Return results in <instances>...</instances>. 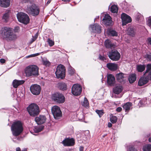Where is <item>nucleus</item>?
<instances>
[{"label": "nucleus", "instance_id": "obj_1", "mask_svg": "<svg viewBox=\"0 0 151 151\" xmlns=\"http://www.w3.org/2000/svg\"><path fill=\"white\" fill-rule=\"evenodd\" d=\"M23 3L28 4L26 11L28 14L34 16L39 14L40 8L37 5L34 4L33 0H23Z\"/></svg>", "mask_w": 151, "mask_h": 151}, {"label": "nucleus", "instance_id": "obj_2", "mask_svg": "<svg viewBox=\"0 0 151 151\" xmlns=\"http://www.w3.org/2000/svg\"><path fill=\"white\" fill-rule=\"evenodd\" d=\"M1 34L3 38L7 40H12L17 38V36L13 32L12 29L4 27L1 30Z\"/></svg>", "mask_w": 151, "mask_h": 151}, {"label": "nucleus", "instance_id": "obj_3", "mask_svg": "<svg viewBox=\"0 0 151 151\" xmlns=\"http://www.w3.org/2000/svg\"><path fill=\"white\" fill-rule=\"evenodd\" d=\"M24 72L27 77L36 76L39 74V68L36 65H29L25 68Z\"/></svg>", "mask_w": 151, "mask_h": 151}, {"label": "nucleus", "instance_id": "obj_4", "mask_svg": "<svg viewBox=\"0 0 151 151\" xmlns=\"http://www.w3.org/2000/svg\"><path fill=\"white\" fill-rule=\"evenodd\" d=\"M23 129L22 124L19 121L14 122L11 127L13 135L14 136L19 135L23 131Z\"/></svg>", "mask_w": 151, "mask_h": 151}, {"label": "nucleus", "instance_id": "obj_5", "mask_svg": "<svg viewBox=\"0 0 151 151\" xmlns=\"http://www.w3.org/2000/svg\"><path fill=\"white\" fill-rule=\"evenodd\" d=\"M27 109L30 115L32 116L38 115L40 112L38 106L35 103L31 104L27 107Z\"/></svg>", "mask_w": 151, "mask_h": 151}, {"label": "nucleus", "instance_id": "obj_6", "mask_svg": "<svg viewBox=\"0 0 151 151\" xmlns=\"http://www.w3.org/2000/svg\"><path fill=\"white\" fill-rule=\"evenodd\" d=\"M51 99L52 101L59 104L63 103L65 101V98L62 93L56 92L52 94Z\"/></svg>", "mask_w": 151, "mask_h": 151}, {"label": "nucleus", "instance_id": "obj_7", "mask_svg": "<svg viewBox=\"0 0 151 151\" xmlns=\"http://www.w3.org/2000/svg\"><path fill=\"white\" fill-rule=\"evenodd\" d=\"M18 21L20 22L27 24L29 22V19L28 15L23 12L18 13L17 14Z\"/></svg>", "mask_w": 151, "mask_h": 151}, {"label": "nucleus", "instance_id": "obj_8", "mask_svg": "<svg viewBox=\"0 0 151 151\" xmlns=\"http://www.w3.org/2000/svg\"><path fill=\"white\" fill-rule=\"evenodd\" d=\"M65 70L63 65H58L56 68L55 73L58 78L63 79L65 77Z\"/></svg>", "mask_w": 151, "mask_h": 151}, {"label": "nucleus", "instance_id": "obj_9", "mask_svg": "<svg viewBox=\"0 0 151 151\" xmlns=\"http://www.w3.org/2000/svg\"><path fill=\"white\" fill-rule=\"evenodd\" d=\"M107 55L111 60L114 61L119 60L120 57V53L116 50H112L109 51Z\"/></svg>", "mask_w": 151, "mask_h": 151}, {"label": "nucleus", "instance_id": "obj_10", "mask_svg": "<svg viewBox=\"0 0 151 151\" xmlns=\"http://www.w3.org/2000/svg\"><path fill=\"white\" fill-rule=\"evenodd\" d=\"M52 113L54 118L56 119H58L62 116V112L60 108L57 106H53L51 108Z\"/></svg>", "mask_w": 151, "mask_h": 151}, {"label": "nucleus", "instance_id": "obj_11", "mask_svg": "<svg viewBox=\"0 0 151 151\" xmlns=\"http://www.w3.org/2000/svg\"><path fill=\"white\" fill-rule=\"evenodd\" d=\"M82 91V87L78 84H74L72 88V93L75 96L80 94Z\"/></svg>", "mask_w": 151, "mask_h": 151}, {"label": "nucleus", "instance_id": "obj_12", "mask_svg": "<svg viewBox=\"0 0 151 151\" xmlns=\"http://www.w3.org/2000/svg\"><path fill=\"white\" fill-rule=\"evenodd\" d=\"M41 89L40 86L37 84L33 85L30 87V90L31 93L33 94L36 95L40 94Z\"/></svg>", "mask_w": 151, "mask_h": 151}, {"label": "nucleus", "instance_id": "obj_13", "mask_svg": "<svg viewBox=\"0 0 151 151\" xmlns=\"http://www.w3.org/2000/svg\"><path fill=\"white\" fill-rule=\"evenodd\" d=\"M121 19L123 26L126 25L127 23L132 21L131 17L126 14L123 13L121 15Z\"/></svg>", "mask_w": 151, "mask_h": 151}, {"label": "nucleus", "instance_id": "obj_14", "mask_svg": "<svg viewBox=\"0 0 151 151\" xmlns=\"http://www.w3.org/2000/svg\"><path fill=\"white\" fill-rule=\"evenodd\" d=\"M148 80L151 81V64L147 65L146 70L143 75Z\"/></svg>", "mask_w": 151, "mask_h": 151}, {"label": "nucleus", "instance_id": "obj_15", "mask_svg": "<svg viewBox=\"0 0 151 151\" xmlns=\"http://www.w3.org/2000/svg\"><path fill=\"white\" fill-rule=\"evenodd\" d=\"M64 146H73L75 144V141L73 138H67L65 139L62 142Z\"/></svg>", "mask_w": 151, "mask_h": 151}, {"label": "nucleus", "instance_id": "obj_16", "mask_svg": "<svg viewBox=\"0 0 151 151\" xmlns=\"http://www.w3.org/2000/svg\"><path fill=\"white\" fill-rule=\"evenodd\" d=\"M103 21L105 25L110 26L112 24L111 18L108 14L105 15L104 18L103 19Z\"/></svg>", "mask_w": 151, "mask_h": 151}, {"label": "nucleus", "instance_id": "obj_17", "mask_svg": "<svg viewBox=\"0 0 151 151\" xmlns=\"http://www.w3.org/2000/svg\"><path fill=\"white\" fill-rule=\"evenodd\" d=\"M46 120L45 116L40 115L35 118V120L38 124H42L44 123Z\"/></svg>", "mask_w": 151, "mask_h": 151}, {"label": "nucleus", "instance_id": "obj_18", "mask_svg": "<svg viewBox=\"0 0 151 151\" xmlns=\"http://www.w3.org/2000/svg\"><path fill=\"white\" fill-rule=\"evenodd\" d=\"M90 27L93 32L97 33H100L101 32L100 26L99 25L95 24L93 25H90Z\"/></svg>", "mask_w": 151, "mask_h": 151}, {"label": "nucleus", "instance_id": "obj_19", "mask_svg": "<svg viewBox=\"0 0 151 151\" xmlns=\"http://www.w3.org/2000/svg\"><path fill=\"white\" fill-rule=\"evenodd\" d=\"M106 66L109 69L112 71H115L118 68V65L115 63H108L106 64Z\"/></svg>", "mask_w": 151, "mask_h": 151}, {"label": "nucleus", "instance_id": "obj_20", "mask_svg": "<svg viewBox=\"0 0 151 151\" xmlns=\"http://www.w3.org/2000/svg\"><path fill=\"white\" fill-rule=\"evenodd\" d=\"M107 83L110 85H113L115 82V78L112 74H110L107 76Z\"/></svg>", "mask_w": 151, "mask_h": 151}, {"label": "nucleus", "instance_id": "obj_21", "mask_svg": "<svg viewBox=\"0 0 151 151\" xmlns=\"http://www.w3.org/2000/svg\"><path fill=\"white\" fill-rule=\"evenodd\" d=\"M10 0H0V6L2 7L7 8L10 5Z\"/></svg>", "mask_w": 151, "mask_h": 151}, {"label": "nucleus", "instance_id": "obj_22", "mask_svg": "<svg viewBox=\"0 0 151 151\" xmlns=\"http://www.w3.org/2000/svg\"><path fill=\"white\" fill-rule=\"evenodd\" d=\"M122 90V87L120 85H118L113 88V91L114 93L118 94L121 92Z\"/></svg>", "mask_w": 151, "mask_h": 151}, {"label": "nucleus", "instance_id": "obj_23", "mask_svg": "<svg viewBox=\"0 0 151 151\" xmlns=\"http://www.w3.org/2000/svg\"><path fill=\"white\" fill-rule=\"evenodd\" d=\"M148 81L149 80L144 76L140 78L138 81V84L139 86H142L147 83Z\"/></svg>", "mask_w": 151, "mask_h": 151}, {"label": "nucleus", "instance_id": "obj_24", "mask_svg": "<svg viewBox=\"0 0 151 151\" xmlns=\"http://www.w3.org/2000/svg\"><path fill=\"white\" fill-rule=\"evenodd\" d=\"M24 82V81L23 80H14L13 82V86L15 88H17L19 86L23 84Z\"/></svg>", "mask_w": 151, "mask_h": 151}, {"label": "nucleus", "instance_id": "obj_25", "mask_svg": "<svg viewBox=\"0 0 151 151\" xmlns=\"http://www.w3.org/2000/svg\"><path fill=\"white\" fill-rule=\"evenodd\" d=\"M105 45L107 48L112 49L115 47V45L112 43L109 40H107L105 41Z\"/></svg>", "mask_w": 151, "mask_h": 151}, {"label": "nucleus", "instance_id": "obj_26", "mask_svg": "<svg viewBox=\"0 0 151 151\" xmlns=\"http://www.w3.org/2000/svg\"><path fill=\"white\" fill-rule=\"evenodd\" d=\"M124 75V74L122 73L116 74V77L117 80L120 82H123L125 78Z\"/></svg>", "mask_w": 151, "mask_h": 151}, {"label": "nucleus", "instance_id": "obj_27", "mask_svg": "<svg viewBox=\"0 0 151 151\" xmlns=\"http://www.w3.org/2000/svg\"><path fill=\"white\" fill-rule=\"evenodd\" d=\"M58 87L60 90L65 91L67 89V86L66 84L64 82H60L58 84Z\"/></svg>", "mask_w": 151, "mask_h": 151}, {"label": "nucleus", "instance_id": "obj_28", "mask_svg": "<svg viewBox=\"0 0 151 151\" xmlns=\"http://www.w3.org/2000/svg\"><path fill=\"white\" fill-rule=\"evenodd\" d=\"M107 33L109 35L112 36H117L118 33L116 31L112 29H108L107 31Z\"/></svg>", "mask_w": 151, "mask_h": 151}, {"label": "nucleus", "instance_id": "obj_29", "mask_svg": "<svg viewBox=\"0 0 151 151\" xmlns=\"http://www.w3.org/2000/svg\"><path fill=\"white\" fill-rule=\"evenodd\" d=\"M127 33L128 35L132 36H133L135 35V32L133 27H130L127 30Z\"/></svg>", "mask_w": 151, "mask_h": 151}, {"label": "nucleus", "instance_id": "obj_30", "mask_svg": "<svg viewBox=\"0 0 151 151\" xmlns=\"http://www.w3.org/2000/svg\"><path fill=\"white\" fill-rule=\"evenodd\" d=\"M132 105V104L131 103L128 102L125 104L123 106V107L126 112H128L129 111Z\"/></svg>", "mask_w": 151, "mask_h": 151}, {"label": "nucleus", "instance_id": "obj_31", "mask_svg": "<svg viewBox=\"0 0 151 151\" xmlns=\"http://www.w3.org/2000/svg\"><path fill=\"white\" fill-rule=\"evenodd\" d=\"M9 15V11H7L2 17V20L5 22H7L8 20Z\"/></svg>", "mask_w": 151, "mask_h": 151}, {"label": "nucleus", "instance_id": "obj_32", "mask_svg": "<svg viewBox=\"0 0 151 151\" xmlns=\"http://www.w3.org/2000/svg\"><path fill=\"white\" fill-rule=\"evenodd\" d=\"M136 75L134 74H132L129 76V81L130 83H132L136 80Z\"/></svg>", "mask_w": 151, "mask_h": 151}, {"label": "nucleus", "instance_id": "obj_33", "mask_svg": "<svg viewBox=\"0 0 151 151\" xmlns=\"http://www.w3.org/2000/svg\"><path fill=\"white\" fill-rule=\"evenodd\" d=\"M43 126L35 127L33 129V130L35 133H37L41 132L44 128Z\"/></svg>", "mask_w": 151, "mask_h": 151}, {"label": "nucleus", "instance_id": "obj_34", "mask_svg": "<svg viewBox=\"0 0 151 151\" xmlns=\"http://www.w3.org/2000/svg\"><path fill=\"white\" fill-rule=\"evenodd\" d=\"M136 68L137 70L139 72H142L145 69V65H139L137 66Z\"/></svg>", "mask_w": 151, "mask_h": 151}, {"label": "nucleus", "instance_id": "obj_35", "mask_svg": "<svg viewBox=\"0 0 151 151\" xmlns=\"http://www.w3.org/2000/svg\"><path fill=\"white\" fill-rule=\"evenodd\" d=\"M144 151H151V145H147L143 147Z\"/></svg>", "mask_w": 151, "mask_h": 151}, {"label": "nucleus", "instance_id": "obj_36", "mask_svg": "<svg viewBox=\"0 0 151 151\" xmlns=\"http://www.w3.org/2000/svg\"><path fill=\"white\" fill-rule=\"evenodd\" d=\"M118 8L116 5L112 6L111 8V11L113 13H115L117 12Z\"/></svg>", "mask_w": 151, "mask_h": 151}, {"label": "nucleus", "instance_id": "obj_37", "mask_svg": "<svg viewBox=\"0 0 151 151\" xmlns=\"http://www.w3.org/2000/svg\"><path fill=\"white\" fill-rule=\"evenodd\" d=\"M110 121L112 123H115L117 120V118L115 116H112L110 118Z\"/></svg>", "mask_w": 151, "mask_h": 151}, {"label": "nucleus", "instance_id": "obj_38", "mask_svg": "<svg viewBox=\"0 0 151 151\" xmlns=\"http://www.w3.org/2000/svg\"><path fill=\"white\" fill-rule=\"evenodd\" d=\"M82 105L85 107H87L88 106V102L86 98H84V101L82 103Z\"/></svg>", "mask_w": 151, "mask_h": 151}, {"label": "nucleus", "instance_id": "obj_39", "mask_svg": "<svg viewBox=\"0 0 151 151\" xmlns=\"http://www.w3.org/2000/svg\"><path fill=\"white\" fill-rule=\"evenodd\" d=\"M96 113L98 114L100 117H101L104 114V112L103 110H96Z\"/></svg>", "mask_w": 151, "mask_h": 151}, {"label": "nucleus", "instance_id": "obj_40", "mask_svg": "<svg viewBox=\"0 0 151 151\" xmlns=\"http://www.w3.org/2000/svg\"><path fill=\"white\" fill-rule=\"evenodd\" d=\"M47 42L50 46H52L54 45V42L53 41L49 38L48 39Z\"/></svg>", "mask_w": 151, "mask_h": 151}, {"label": "nucleus", "instance_id": "obj_41", "mask_svg": "<svg viewBox=\"0 0 151 151\" xmlns=\"http://www.w3.org/2000/svg\"><path fill=\"white\" fill-rule=\"evenodd\" d=\"M147 24L150 27H151V17L148 18L147 21Z\"/></svg>", "mask_w": 151, "mask_h": 151}, {"label": "nucleus", "instance_id": "obj_42", "mask_svg": "<svg viewBox=\"0 0 151 151\" xmlns=\"http://www.w3.org/2000/svg\"><path fill=\"white\" fill-rule=\"evenodd\" d=\"M146 58L149 61H151V52L145 55Z\"/></svg>", "mask_w": 151, "mask_h": 151}, {"label": "nucleus", "instance_id": "obj_43", "mask_svg": "<svg viewBox=\"0 0 151 151\" xmlns=\"http://www.w3.org/2000/svg\"><path fill=\"white\" fill-rule=\"evenodd\" d=\"M43 64L49 66L50 64V62L47 60H44L43 61Z\"/></svg>", "mask_w": 151, "mask_h": 151}, {"label": "nucleus", "instance_id": "obj_44", "mask_svg": "<svg viewBox=\"0 0 151 151\" xmlns=\"http://www.w3.org/2000/svg\"><path fill=\"white\" fill-rule=\"evenodd\" d=\"M128 150L129 151H137L132 146H130L129 147Z\"/></svg>", "mask_w": 151, "mask_h": 151}, {"label": "nucleus", "instance_id": "obj_45", "mask_svg": "<svg viewBox=\"0 0 151 151\" xmlns=\"http://www.w3.org/2000/svg\"><path fill=\"white\" fill-rule=\"evenodd\" d=\"M40 54V53H36V54H32V55H29V56H27V58H29V57H35V56H36Z\"/></svg>", "mask_w": 151, "mask_h": 151}, {"label": "nucleus", "instance_id": "obj_46", "mask_svg": "<svg viewBox=\"0 0 151 151\" xmlns=\"http://www.w3.org/2000/svg\"><path fill=\"white\" fill-rule=\"evenodd\" d=\"M68 71L69 73L71 75H72L74 73V70L73 69L69 68Z\"/></svg>", "mask_w": 151, "mask_h": 151}, {"label": "nucleus", "instance_id": "obj_47", "mask_svg": "<svg viewBox=\"0 0 151 151\" xmlns=\"http://www.w3.org/2000/svg\"><path fill=\"white\" fill-rule=\"evenodd\" d=\"M37 36H36L35 35L34 37H33L32 38V40H31V42L32 43L34 41L37 39Z\"/></svg>", "mask_w": 151, "mask_h": 151}, {"label": "nucleus", "instance_id": "obj_48", "mask_svg": "<svg viewBox=\"0 0 151 151\" xmlns=\"http://www.w3.org/2000/svg\"><path fill=\"white\" fill-rule=\"evenodd\" d=\"M99 58L100 60H104L105 59V57L101 55H99Z\"/></svg>", "mask_w": 151, "mask_h": 151}, {"label": "nucleus", "instance_id": "obj_49", "mask_svg": "<svg viewBox=\"0 0 151 151\" xmlns=\"http://www.w3.org/2000/svg\"><path fill=\"white\" fill-rule=\"evenodd\" d=\"M122 110V108L121 107H118L116 109V111L118 112H120Z\"/></svg>", "mask_w": 151, "mask_h": 151}, {"label": "nucleus", "instance_id": "obj_50", "mask_svg": "<svg viewBox=\"0 0 151 151\" xmlns=\"http://www.w3.org/2000/svg\"><path fill=\"white\" fill-rule=\"evenodd\" d=\"M148 43L151 45V38H149L147 39Z\"/></svg>", "mask_w": 151, "mask_h": 151}, {"label": "nucleus", "instance_id": "obj_51", "mask_svg": "<svg viewBox=\"0 0 151 151\" xmlns=\"http://www.w3.org/2000/svg\"><path fill=\"white\" fill-rule=\"evenodd\" d=\"M0 62L2 63H4L5 62V60L4 59H1L0 60Z\"/></svg>", "mask_w": 151, "mask_h": 151}, {"label": "nucleus", "instance_id": "obj_52", "mask_svg": "<svg viewBox=\"0 0 151 151\" xmlns=\"http://www.w3.org/2000/svg\"><path fill=\"white\" fill-rule=\"evenodd\" d=\"M108 127H111L112 126V124L110 122H109L108 123Z\"/></svg>", "mask_w": 151, "mask_h": 151}, {"label": "nucleus", "instance_id": "obj_53", "mask_svg": "<svg viewBox=\"0 0 151 151\" xmlns=\"http://www.w3.org/2000/svg\"><path fill=\"white\" fill-rule=\"evenodd\" d=\"M51 0H49L47 2L46 4L47 5H48L49 4L50 2H51Z\"/></svg>", "mask_w": 151, "mask_h": 151}, {"label": "nucleus", "instance_id": "obj_54", "mask_svg": "<svg viewBox=\"0 0 151 151\" xmlns=\"http://www.w3.org/2000/svg\"><path fill=\"white\" fill-rule=\"evenodd\" d=\"M80 151H83V147H80L79 148Z\"/></svg>", "mask_w": 151, "mask_h": 151}, {"label": "nucleus", "instance_id": "obj_55", "mask_svg": "<svg viewBox=\"0 0 151 151\" xmlns=\"http://www.w3.org/2000/svg\"><path fill=\"white\" fill-rule=\"evenodd\" d=\"M16 151H21L20 148L19 147H17L16 149Z\"/></svg>", "mask_w": 151, "mask_h": 151}, {"label": "nucleus", "instance_id": "obj_56", "mask_svg": "<svg viewBox=\"0 0 151 151\" xmlns=\"http://www.w3.org/2000/svg\"><path fill=\"white\" fill-rule=\"evenodd\" d=\"M63 1L66 2H68L70 1V0H62Z\"/></svg>", "mask_w": 151, "mask_h": 151}, {"label": "nucleus", "instance_id": "obj_57", "mask_svg": "<svg viewBox=\"0 0 151 151\" xmlns=\"http://www.w3.org/2000/svg\"><path fill=\"white\" fill-rule=\"evenodd\" d=\"M149 141L150 142H151V137H150L149 139Z\"/></svg>", "mask_w": 151, "mask_h": 151}, {"label": "nucleus", "instance_id": "obj_58", "mask_svg": "<svg viewBox=\"0 0 151 151\" xmlns=\"http://www.w3.org/2000/svg\"><path fill=\"white\" fill-rule=\"evenodd\" d=\"M86 132H87V133H89V131H88V130L86 131Z\"/></svg>", "mask_w": 151, "mask_h": 151}, {"label": "nucleus", "instance_id": "obj_59", "mask_svg": "<svg viewBox=\"0 0 151 151\" xmlns=\"http://www.w3.org/2000/svg\"><path fill=\"white\" fill-rule=\"evenodd\" d=\"M142 102L141 101H140V102H139V103L140 104H142Z\"/></svg>", "mask_w": 151, "mask_h": 151}, {"label": "nucleus", "instance_id": "obj_60", "mask_svg": "<svg viewBox=\"0 0 151 151\" xmlns=\"http://www.w3.org/2000/svg\"><path fill=\"white\" fill-rule=\"evenodd\" d=\"M139 19L138 17H137V21H139Z\"/></svg>", "mask_w": 151, "mask_h": 151}, {"label": "nucleus", "instance_id": "obj_61", "mask_svg": "<svg viewBox=\"0 0 151 151\" xmlns=\"http://www.w3.org/2000/svg\"><path fill=\"white\" fill-rule=\"evenodd\" d=\"M127 4V3H126V2H124V4Z\"/></svg>", "mask_w": 151, "mask_h": 151}]
</instances>
